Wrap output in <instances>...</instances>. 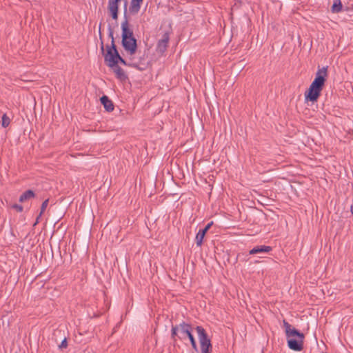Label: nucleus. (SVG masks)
<instances>
[{"label":"nucleus","instance_id":"nucleus-1","mask_svg":"<svg viewBox=\"0 0 353 353\" xmlns=\"http://www.w3.org/2000/svg\"><path fill=\"white\" fill-rule=\"evenodd\" d=\"M195 330L198 334V337L200 343L201 350L202 353H212V346L205 329L201 326L192 327L190 324L182 322L180 323V334L179 339L180 340L188 338L191 343L192 347L196 351L197 350V345L195 339L192 334L193 330Z\"/></svg>","mask_w":353,"mask_h":353},{"label":"nucleus","instance_id":"nucleus-2","mask_svg":"<svg viewBox=\"0 0 353 353\" xmlns=\"http://www.w3.org/2000/svg\"><path fill=\"white\" fill-rule=\"evenodd\" d=\"M327 76V67H323L317 70L314 81L305 92V101L312 103L317 101L324 87Z\"/></svg>","mask_w":353,"mask_h":353},{"label":"nucleus","instance_id":"nucleus-3","mask_svg":"<svg viewBox=\"0 0 353 353\" xmlns=\"http://www.w3.org/2000/svg\"><path fill=\"white\" fill-rule=\"evenodd\" d=\"M283 327L285 331L288 347L296 352L303 350L305 339L304 334L295 329L285 320L283 321Z\"/></svg>","mask_w":353,"mask_h":353},{"label":"nucleus","instance_id":"nucleus-4","mask_svg":"<svg viewBox=\"0 0 353 353\" xmlns=\"http://www.w3.org/2000/svg\"><path fill=\"white\" fill-rule=\"evenodd\" d=\"M101 26H102V23H99V36H100L101 40H102ZM101 50L104 57L105 61L107 63V65L109 67L113 68L114 66L117 65V63L119 62H120L121 63H122L125 65H130L120 56V54L118 52V50H117L115 44H114L113 43L110 46H106V49L105 50L103 42V41H101Z\"/></svg>","mask_w":353,"mask_h":353},{"label":"nucleus","instance_id":"nucleus-5","mask_svg":"<svg viewBox=\"0 0 353 353\" xmlns=\"http://www.w3.org/2000/svg\"><path fill=\"white\" fill-rule=\"evenodd\" d=\"M143 1V0H131L128 11L127 10V8H126L128 3H127V1L125 2L124 14H125V22H128V19H127L128 13L130 14H136L139 12L140 8H141V4L142 3Z\"/></svg>","mask_w":353,"mask_h":353},{"label":"nucleus","instance_id":"nucleus-6","mask_svg":"<svg viewBox=\"0 0 353 353\" xmlns=\"http://www.w3.org/2000/svg\"><path fill=\"white\" fill-rule=\"evenodd\" d=\"M122 45L127 52V53L132 56L134 55L137 51V40L133 38H130L129 39H122Z\"/></svg>","mask_w":353,"mask_h":353},{"label":"nucleus","instance_id":"nucleus-7","mask_svg":"<svg viewBox=\"0 0 353 353\" xmlns=\"http://www.w3.org/2000/svg\"><path fill=\"white\" fill-rule=\"evenodd\" d=\"M169 34L170 32L168 30L163 34L162 38L159 40L157 45V52L158 53L163 54L165 52L170 40Z\"/></svg>","mask_w":353,"mask_h":353},{"label":"nucleus","instance_id":"nucleus-8","mask_svg":"<svg viewBox=\"0 0 353 353\" xmlns=\"http://www.w3.org/2000/svg\"><path fill=\"white\" fill-rule=\"evenodd\" d=\"M122 28V39H129L130 38H133V32L129 28V23H121Z\"/></svg>","mask_w":353,"mask_h":353},{"label":"nucleus","instance_id":"nucleus-9","mask_svg":"<svg viewBox=\"0 0 353 353\" xmlns=\"http://www.w3.org/2000/svg\"><path fill=\"white\" fill-rule=\"evenodd\" d=\"M272 250V248L270 246L266 245H258L252 248L250 250V254L254 255L256 254L268 252Z\"/></svg>","mask_w":353,"mask_h":353},{"label":"nucleus","instance_id":"nucleus-10","mask_svg":"<svg viewBox=\"0 0 353 353\" xmlns=\"http://www.w3.org/2000/svg\"><path fill=\"white\" fill-rule=\"evenodd\" d=\"M114 72L115 73L116 77L119 79V80L123 81H125L128 79V77L124 72V70L119 67V65H116L113 68Z\"/></svg>","mask_w":353,"mask_h":353},{"label":"nucleus","instance_id":"nucleus-11","mask_svg":"<svg viewBox=\"0 0 353 353\" xmlns=\"http://www.w3.org/2000/svg\"><path fill=\"white\" fill-rule=\"evenodd\" d=\"M100 100H101V103L103 105L104 108L108 112H111L114 110V105H113L112 101H110L107 96L104 95V96L101 97Z\"/></svg>","mask_w":353,"mask_h":353},{"label":"nucleus","instance_id":"nucleus-12","mask_svg":"<svg viewBox=\"0 0 353 353\" xmlns=\"http://www.w3.org/2000/svg\"><path fill=\"white\" fill-rule=\"evenodd\" d=\"M35 196L34 192L31 190H28L26 192H24L19 197V201L20 202H24L27 200H29L32 198H34Z\"/></svg>","mask_w":353,"mask_h":353},{"label":"nucleus","instance_id":"nucleus-13","mask_svg":"<svg viewBox=\"0 0 353 353\" xmlns=\"http://www.w3.org/2000/svg\"><path fill=\"white\" fill-rule=\"evenodd\" d=\"M205 235V233L204 231H202L201 230H199L198 233L196 235V243L197 246H201L203 243V238Z\"/></svg>","mask_w":353,"mask_h":353},{"label":"nucleus","instance_id":"nucleus-14","mask_svg":"<svg viewBox=\"0 0 353 353\" xmlns=\"http://www.w3.org/2000/svg\"><path fill=\"white\" fill-rule=\"evenodd\" d=\"M342 9V3L341 0H335L332 6V11L333 12H339Z\"/></svg>","mask_w":353,"mask_h":353},{"label":"nucleus","instance_id":"nucleus-15","mask_svg":"<svg viewBox=\"0 0 353 353\" xmlns=\"http://www.w3.org/2000/svg\"><path fill=\"white\" fill-rule=\"evenodd\" d=\"M179 334H180V324L176 325H172V338L174 339L176 336L179 338Z\"/></svg>","mask_w":353,"mask_h":353},{"label":"nucleus","instance_id":"nucleus-16","mask_svg":"<svg viewBox=\"0 0 353 353\" xmlns=\"http://www.w3.org/2000/svg\"><path fill=\"white\" fill-rule=\"evenodd\" d=\"M10 119L6 115V114H3L1 118V125L3 128H6L10 125Z\"/></svg>","mask_w":353,"mask_h":353},{"label":"nucleus","instance_id":"nucleus-17","mask_svg":"<svg viewBox=\"0 0 353 353\" xmlns=\"http://www.w3.org/2000/svg\"><path fill=\"white\" fill-rule=\"evenodd\" d=\"M48 205V199L45 200L41 205L39 216L44 212Z\"/></svg>","mask_w":353,"mask_h":353},{"label":"nucleus","instance_id":"nucleus-18","mask_svg":"<svg viewBox=\"0 0 353 353\" xmlns=\"http://www.w3.org/2000/svg\"><path fill=\"white\" fill-rule=\"evenodd\" d=\"M108 31H109V37L112 39V41L114 44V37H113V30L110 25L108 26ZM112 42H111V44Z\"/></svg>","mask_w":353,"mask_h":353},{"label":"nucleus","instance_id":"nucleus-19","mask_svg":"<svg viewBox=\"0 0 353 353\" xmlns=\"http://www.w3.org/2000/svg\"><path fill=\"white\" fill-rule=\"evenodd\" d=\"M12 208L16 209L18 212H22L23 210V206L18 204H14Z\"/></svg>","mask_w":353,"mask_h":353},{"label":"nucleus","instance_id":"nucleus-20","mask_svg":"<svg viewBox=\"0 0 353 353\" xmlns=\"http://www.w3.org/2000/svg\"><path fill=\"white\" fill-rule=\"evenodd\" d=\"M212 224H213V223L210 222V223H208L203 229H201V230L202 231H204L205 233L206 234V232L210 230V228H211Z\"/></svg>","mask_w":353,"mask_h":353},{"label":"nucleus","instance_id":"nucleus-21","mask_svg":"<svg viewBox=\"0 0 353 353\" xmlns=\"http://www.w3.org/2000/svg\"><path fill=\"white\" fill-rule=\"evenodd\" d=\"M68 346V343L66 341V339H64L62 342L61 343L59 347L60 348H65Z\"/></svg>","mask_w":353,"mask_h":353},{"label":"nucleus","instance_id":"nucleus-22","mask_svg":"<svg viewBox=\"0 0 353 353\" xmlns=\"http://www.w3.org/2000/svg\"><path fill=\"white\" fill-rule=\"evenodd\" d=\"M38 219H39V217H37V221L35 222L34 225L37 224V223H38Z\"/></svg>","mask_w":353,"mask_h":353}]
</instances>
